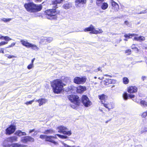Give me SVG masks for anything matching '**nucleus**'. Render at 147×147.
Instances as JSON below:
<instances>
[{"label":"nucleus","mask_w":147,"mask_h":147,"mask_svg":"<svg viewBox=\"0 0 147 147\" xmlns=\"http://www.w3.org/2000/svg\"><path fill=\"white\" fill-rule=\"evenodd\" d=\"M53 130L52 129H50L45 130L44 133L45 134H51L53 133Z\"/></svg>","instance_id":"nucleus-29"},{"label":"nucleus","mask_w":147,"mask_h":147,"mask_svg":"<svg viewBox=\"0 0 147 147\" xmlns=\"http://www.w3.org/2000/svg\"><path fill=\"white\" fill-rule=\"evenodd\" d=\"M94 29V27L91 24L89 27L86 28L84 31V32L91 31L92 32Z\"/></svg>","instance_id":"nucleus-22"},{"label":"nucleus","mask_w":147,"mask_h":147,"mask_svg":"<svg viewBox=\"0 0 147 147\" xmlns=\"http://www.w3.org/2000/svg\"><path fill=\"white\" fill-rule=\"evenodd\" d=\"M103 77H102V78H101L100 77H99V78H98V79H99V80H102V79H103Z\"/></svg>","instance_id":"nucleus-61"},{"label":"nucleus","mask_w":147,"mask_h":147,"mask_svg":"<svg viewBox=\"0 0 147 147\" xmlns=\"http://www.w3.org/2000/svg\"><path fill=\"white\" fill-rule=\"evenodd\" d=\"M98 97L100 100L102 104H103L104 103H105L106 102V100L107 97L104 94H102L101 95H98Z\"/></svg>","instance_id":"nucleus-17"},{"label":"nucleus","mask_w":147,"mask_h":147,"mask_svg":"<svg viewBox=\"0 0 147 147\" xmlns=\"http://www.w3.org/2000/svg\"><path fill=\"white\" fill-rule=\"evenodd\" d=\"M103 105L106 108L108 109L109 111L110 109H113L114 107V105L111 102L108 103L106 102L104 103V104Z\"/></svg>","instance_id":"nucleus-15"},{"label":"nucleus","mask_w":147,"mask_h":147,"mask_svg":"<svg viewBox=\"0 0 147 147\" xmlns=\"http://www.w3.org/2000/svg\"><path fill=\"white\" fill-rule=\"evenodd\" d=\"M129 96L131 98H134V95L133 94H129Z\"/></svg>","instance_id":"nucleus-47"},{"label":"nucleus","mask_w":147,"mask_h":147,"mask_svg":"<svg viewBox=\"0 0 147 147\" xmlns=\"http://www.w3.org/2000/svg\"><path fill=\"white\" fill-rule=\"evenodd\" d=\"M140 104L142 107H145L147 106V102L141 99L140 100Z\"/></svg>","instance_id":"nucleus-28"},{"label":"nucleus","mask_w":147,"mask_h":147,"mask_svg":"<svg viewBox=\"0 0 147 147\" xmlns=\"http://www.w3.org/2000/svg\"><path fill=\"white\" fill-rule=\"evenodd\" d=\"M102 2L101 1H98V2H97V0L96 1V3L97 4V5L98 6H99L100 5V4Z\"/></svg>","instance_id":"nucleus-45"},{"label":"nucleus","mask_w":147,"mask_h":147,"mask_svg":"<svg viewBox=\"0 0 147 147\" xmlns=\"http://www.w3.org/2000/svg\"><path fill=\"white\" fill-rule=\"evenodd\" d=\"M104 76L107 77H111L110 75L107 74H105Z\"/></svg>","instance_id":"nucleus-57"},{"label":"nucleus","mask_w":147,"mask_h":147,"mask_svg":"<svg viewBox=\"0 0 147 147\" xmlns=\"http://www.w3.org/2000/svg\"><path fill=\"white\" fill-rule=\"evenodd\" d=\"M110 3L112 6V9H114L115 11H118L119 9V6L118 4L113 0H111Z\"/></svg>","instance_id":"nucleus-14"},{"label":"nucleus","mask_w":147,"mask_h":147,"mask_svg":"<svg viewBox=\"0 0 147 147\" xmlns=\"http://www.w3.org/2000/svg\"><path fill=\"white\" fill-rule=\"evenodd\" d=\"M76 90L78 93H81L86 90V87L85 86H79L77 87H76L73 86H70L69 87V90Z\"/></svg>","instance_id":"nucleus-7"},{"label":"nucleus","mask_w":147,"mask_h":147,"mask_svg":"<svg viewBox=\"0 0 147 147\" xmlns=\"http://www.w3.org/2000/svg\"><path fill=\"white\" fill-rule=\"evenodd\" d=\"M57 129L58 130V132L62 133L64 134L67 135L68 136H70L72 134L71 130L68 131V129L63 125L59 126L57 127Z\"/></svg>","instance_id":"nucleus-6"},{"label":"nucleus","mask_w":147,"mask_h":147,"mask_svg":"<svg viewBox=\"0 0 147 147\" xmlns=\"http://www.w3.org/2000/svg\"><path fill=\"white\" fill-rule=\"evenodd\" d=\"M131 53V50L129 49L126 50L125 52V53H127L128 55L130 54Z\"/></svg>","instance_id":"nucleus-41"},{"label":"nucleus","mask_w":147,"mask_h":147,"mask_svg":"<svg viewBox=\"0 0 147 147\" xmlns=\"http://www.w3.org/2000/svg\"><path fill=\"white\" fill-rule=\"evenodd\" d=\"M35 60V58H33L31 61V64H33V63L34 62V61Z\"/></svg>","instance_id":"nucleus-52"},{"label":"nucleus","mask_w":147,"mask_h":147,"mask_svg":"<svg viewBox=\"0 0 147 147\" xmlns=\"http://www.w3.org/2000/svg\"><path fill=\"white\" fill-rule=\"evenodd\" d=\"M18 138L16 136H13L10 137H9L5 140L3 142V145L4 147H6L7 146V145L6 144V143H8V142H14L17 141Z\"/></svg>","instance_id":"nucleus-10"},{"label":"nucleus","mask_w":147,"mask_h":147,"mask_svg":"<svg viewBox=\"0 0 147 147\" xmlns=\"http://www.w3.org/2000/svg\"><path fill=\"white\" fill-rule=\"evenodd\" d=\"M53 92L56 94L60 93L63 90V87L65 86L61 80L57 79L51 82Z\"/></svg>","instance_id":"nucleus-1"},{"label":"nucleus","mask_w":147,"mask_h":147,"mask_svg":"<svg viewBox=\"0 0 147 147\" xmlns=\"http://www.w3.org/2000/svg\"><path fill=\"white\" fill-rule=\"evenodd\" d=\"M34 141L33 138L30 136H25L22 138L21 141L24 143H26L28 142H33Z\"/></svg>","instance_id":"nucleus-12"},{"label":"nucleus","mask_w":147,"mask_h":147,"mask_svg":"<svg viewBox=\"0 0 147 147\" xmlns=\"http://www.w3.org/2000/svg\"><path fill=\"white\" fill-rule=\"evenodd\" d=\"M75 5L77 7H82L85 4L86 0H76Z\"/></svg>","instance_id":"nucleus-11"},{"label":"nucleus","mask_w":147,"mask_h":147,"mask_svg":"<svg viewBox=\"0 0 147 147\" xmlns=\"http://www.w3.org/2000/svg\"><path fill=\"white\" fill-rule=\"evenodd\" d=\"M8 43V42L7 41H1L0 42V47L4 45L7 44Z\"/></svg>","instance_id":"nucleus-37"},{"label":"nucleus","mask_w":147,"mask_h":147,"mask_svg":"<svg viewBox=\"0 0 147 147\" xmlns=\"http://www.w3.org/2000/svg\"><path fill=\"white\" fill-rule=\"evenodd\" d=\"M71 7V3L68 2L66 3L63 5V7L65 9H69Z\"/></svg>","instance_id":"nucleus-24"},{"label":"nucleus","mask_w":147,"mask_h":147,"mask_svg":"<svg viewBox=\"0 0 147 147\" xmlns=\"http://www.w3.org/2000/svg\"><path fill=\"white\" fill-rule=\"evenodd\" d=\"M3 36L1 34H0V39L3 40Z\"/></svg>","instance_id":"nucleus-54"},{"label":"nucleus","mask_w":147,"mask_h":147,"mask_svg":"<svg viewBox=\"0 0 147 147\" xmlns=\"http://www.w3.org/2000/svg\"><path fill=\"white\" fill-rule=\"evenodd\" d=\"M137 90V88L135 86H131L128 88V92L130 93L136 92Z\"/></svg>","instance_id":"nucleus-18"},{"label":"nucleus","mask_w":147,"mask_h":147,"mask_svg":"<svg viewBox=\"0 0 147 147\" xmlns=\"http://www.w3.org/2000/svg\"><path fill=\"white\" fill-rule=\"evenodd\" d=\"M82 102L84 105L86 107L90 105L91 104V102L86 95L82 96Z\"/></svg>","instance_id":"nucleus-8"},{"label":"nucleus","mask_w":147,"mask_h":147,"mask_svg":"<svg viewBox=\"0 0 147 147\" xmlns=\"http://www.w3.org/2000/svg\"><path fill=\"white\" fill-rule=\"evenodd\" d=\"M131 48L133 49H134L135 48H136V47H135V45H133L132 46H131Z\"/></svg>","instance_id":"nucleus-56"},{"label":"nucleus","mask_w":147,"mask_h":147,"mask_svg":"<svg viewBox=\"0 0 147 147\" xmlns=\"http://www.w3.org/2000/svg\"><path fill=\"white\" fill-rule=\"evenodd\" d=\"M15 44H16V43H15V42L12 43H11V45H8L6 48H10L12 47H13L15 45Z\"/></svg>","instance_id":"nucleus-40"},{"label":"nucleus","mask_w":147,"mask_h":147,"mask_svg":"<svg viewBox=\"0 0 147 147\" xmlns=\"http://www.w3.org/2000/svg\"><path fill=\"white\" fill-rule=\"evenodd\" d=\"M135 101V102H137V103H139V101H137L136 100L135 101Z\"/></svg>","instance_id":"nucleus-62"},{"label":"nucleus","mask_w":147,"mask_h":147,"mask_svg":"<svg viewBox=\"0 0 147 147\" xmlns=\"http://www.w3.org/2000/svg\"><path fill=\"white\" fill-rule=\"evenodd\" d=\"M147 78V77L145 76H143L142 77V79L144 81V80L146 79Z\"/></svg>","instance_id":"nucleus-48"},{"label":"nucleus","mask_w":147,"mask_h":147,"mask_svg":"<svg viewBox=\"0 0 147 147\" xmlns=\"http://www.w3.org/2000/svg\"><path fill=\"white\" fill-rule=\"evenodd\" d=\"M15 127L13 125H11L6 129V134H7L10 135L13 133L15 130Z\"/></svg>","instance_id":"nucleus-13"},{"label":"nucleus","mask_w":147,"mask_h":147,"mask_svg":"<svg viewBox=\"0 0 147 147\" xmlns=\"http://www.w3.org/2000/svg\"><path fill=\"white\" fill-rule=\"evenodd\" d=\"M69 100L75 104V105H72L71 107L74 109L76 108V106L79 105L80 103V101L79 99V97L77 96L71 95L68 96Z\"/></svg>","instance_id":"nucleus-3"},{"label":"nucleus","mask_w":147,"mask_h":147,"mask_svg":"<svg viewBox=\"0 0 147 147\" xmlns=\"http://www.w3.org/2000/svg\"><path fill=\"white\" fill-rule=\"evenodd\" d=\"M0 53H4V50L3 48H1L0 49Z\"/></svg>","instance_id":"nucleus-49"},{"label":"nucleus","mask_w":147,"mask_h":147,"mask_svg":"<svg viewBox=\"0 0 147 147\" xmlns=\"http://www.w3.org/2000/svg\"><path fill=\"white\" fill-rule=\"evenodd\" d=\"M142 48L143 49H147L146 47L145 46H142Z\"/></svg>","instance_id":"nucleus-53"},{"label":"nucleus","mask_w":147,"mask_h":147,"mask_svg":"<svg viewBox=\"0 0 147 147\" xmlns=\"http://www.w3.org/2000/svg\"><path fill=\"white\" fill-rule=\"evenodd\" d=\"M111 120V119H110L109 120H108V121H106V122H105L106 123H107L108 122H109V121H110Z\"/></svg>","instance_id":"nucleus-60"},{"label":"nucleus","mask_w":147,"mask_h":147,"mask_svg":"<svg viewBox=\"0 0 147 147\" xmlns=\"http://www.w3.org/2000/svg\"><path fill=\"white\" fill-rule=\"evenodd\" d=\"M34 100H35V99ZM38 100H34V101H35L36 102H38Z\"/></svg>","instance_id":"nucleus-63"},{"label":"nucleus","mask_w":147,"mask_h":147,"mask_svg":"<svg viewBox=\"0 0 147 147\" xmlns=\"http://www.w3.org/2000/svg\"><path fill=\"white\" fill-rule=\"evenodd\" d=\"M86 80V78L84 77H76L74 78V83L76 84H82L84 83Z\"/></svg>","instance_id":"nucleus-9"},{"label":"nucleus","mask_w":147,"mask_h":147,"mask_svg":"<svg viewBox=\"0 0 147 147\" xmlns=\"http://www.w3.org/2000/svg\"><path fill=\"white\" fill-rule=\"evenodd\" d=\"M52 37H43L41 39V42L43 43H49L53 40Z\"/></svg>","instance_id":"nucleus-16"},{"label":"nucleus","mask_w":147,"mask_h":147,"mask_svg":"<svg viewBox=\"0 0 147 147\" xmlns=\"http://www.w3.org/2000/svg\"><path fill=\"white\" fill-rule=\"evenodd\" d=\"M108 4L105 2L103 3L101 6V9L103 10L106 9L108 8Z\"/></svg>","instance_id":"nucleus-26"},{"label":"nucleus","mask_w":147,"mask_h":147,"mask_svg":"<svg viewBox=\"0 0 147 147\" xmlns=\"http://www.w3.org/2000/svg\"><path fill=\"white\" fill-rule=\"evenodd\" d=\"M11 18H2L1 19V20L4 22H9L11 20Z\"/></svg>","instance_id":"nucleus-33"},{"label":"nucleus","mask_w":147,"mask_h":147,"mask_svg":"<svg viewBox=\"0 0 147 147\" xmlns=\"http://www.w3.org/2000/svg\"><path fill=\"white\" fill-rule=\"evenodd\" d=\"M47 136L44 135H40V138L42 139H45V140H46V138L47 137Z\"/></svg>","instance_id":"nucleus-38"},{"label":"nucleus","mask_w":147,"mask_h":147,"mask_svg":"<svg viewBox=\"0 0 147 147\" xmlns=\"http://www.w3.org/2000/svg\"><path fill=\"white\" fill-rule=\"evenodd\" d=\"M20 42L23 45L27 48L31 47L32 49L35 50H37L39 49L36 45L30 43L26 40H21Z\"/></svg>","instance_id":"nucleus-5"},{"label":"nucleus","mask_w":147,"mask_h":147,"mask_svg":"<svg viewBox=\"0 0 147 147\" xmlns=\"http://www.w3.org/2000/svg\"><path fill=\"white\" fill-rule=\"evenodd\" d=\"M112 80H109V82H106V81H104L105 84L106 85H107L110 84V83H111L112 82Z\"/></svg>","instance_id":"nucleus-43"},{"label":"nucleus","mask_w":147,"mask_h":147,"mask_svg":"<svg viewBox=\"0 0 147 147\" xmlns=\"http://www.w3.org/2000/svg\"><path fill=\"white\" fill-rule=\"evenodd\" d=\"M56 136L62 139H66L68 138V137L67 136L57 134L55 135V136H47L45 141L49 142L56 144H57V142L53 139L56 138Z\"/></svg>","instance_id":"nucleus-4"},{"label":"nucleus","mask_w":147,"mask_h":147,"mask_svg":"<svg viewBox=\"0 0 147 147\" xmlns=\"http://www.w3.org/2000/svg\"><path fill=\"white\" fill-rule=\"evenodd\" d=\"M134 39L141 42L144 41L145 40V38L143 36H141L139 37H135L134 38Z\"/></svg>","instance_id":"nucleus-21"},{"label":"nucleus","mask_w":147,"mask_h":147,"mask_svg":"<svg viewBox=\"0 0 147 147\" xmlns=\"http://www.w3.org/2000/svg\"><path fill=\"white\" fill-rule=\"evenodd\" d=\"M34 99H34L32 100L27 102H26L25 104H26L27 105L32 104V102L34 101Z\"/></svg>","instance_id":"nucleus-35"},{"label":"nucleus","mask_w":147,"mask_h":147,"mask_svg":"<svg viewBox=\"0 0 147 147\" xmlns=\"http://www.w3.org/2000/svg\"><path fill=\"white\" fill-rule=\"evenodd\" d=\"M6 144L8 145L6 147H24L23 145L18 143L13 144L10 145H9L7 143H6Z\"/></svg>","instance_id":"nucleus-19"},{"label":"nucleus","mask_w":147,"mask_h":147,"mask_svg":"<svg viewBox=\"0 0 147 147\" xmlns=\"http://www.w3.org/2000/svg\"><path fill=\"white\" fill-rule=\"evenodd\" d=\"M24 7L27 11L30 13L40 11L42 9L41 5H36L32 2L25 3Z\"/></svg>","instance_id":"nucleus-2"},{"label":"nucleus","mask_w":147,"mask_h":147,"mask_svg":"<svg viewBox=\"0 0 147 147\" xmlns=\"http://www.w3.org/2000/svg\"><path fill=\"white\" fill-rule=\"evenodd\" d=\"M47 101V100L45 98H41L38 100V102L39 103V105L40 106L44 104H45Z\"/></svg>","instance_id":"nucleus-20"},{"label":"nucleus","mask_w":147,"mask_h":147,"mask_svg":"<svg viewBox=\"0 0 147 147\" xmlns=\"http://www.w3.org/2000/svg\"><path fill=\"white\" fill-rule=\"evenodd\" d=\"M15 134L18 136H25L26 135V133L24 132H22L21 131L19 130L17 131Z\"/></svg>","instance_id":"nucleus-23"},{"label":"nucleus","mask_w":147,"mask_h":147,"mask_svg":"<svg viewBox=\"0 0 147 147\" xmlns=\"http://www.w3.org/2000/svg\"><path fill=\"white\" fill-rule=\"evenodd\" d=\"M147 116V111L146 112H144L142 115L143 117H145Z\"/></svg>","instance_id":"nucleus-39"},{"label":"nucleus","mask_w":147,"mask_h":147,"mask_svg":"<svg viewBox=\"0 0 147 147\" xmlns=\"http://www.w3.org/2000/svg\"><path fill=\"white\" fill-rule=\"evenodd\" d=\"M34 130H35L34 129H32V130H31L29 131V133H31L32 132H34Z\"/></svg>","instance_id":"nucleus-51"},{"label":"nucleus","mask_w":147,"mask_h":147,"mask_svg":"<svg viewBox=\"0 0 147 147\" xmlns=\"http://www.w3.org/2000/svg\"><path fill=\"white\" fill-rule=\"evenodd\" d=\"M129 80L127 78L124 77L123 78V82L125 84H127L128 83Z\"/></svg>","instance_id":"nucleus-31"},{"label":"nucleus","mask_w":147,"mask_h":147,"mask_svg":"<svg viewBox=\"0 0 147 147\" xmlns=\"http://www.w3.org/2000/svg\"><path fill=\"white\" fill-rule=\"evenodd\" d=\"M125 24L127 26H128L129 27L130 26V23L127 21H125L124 22Z\"/></svg>","instance_id":"nucleus-42"},{"label":"nucleus","mask_w":147,"mask_h":147,"mask_svg":"<svg viewBox=\"0 0 147 147\" xmlns=\"http://www.w3.org/2000/svg\"><path fill=\"white\" fill-rule=\"evenodd\" d=\"M129 96L127 93L125 92L124 93L123 95V97L124 100H127Z\"/></svg>","instance_id":"nucleus-30"},{"label":"nucleus","mask_w":147,"mask_h":147,"mask_svg":"<svg viewBox=\"0 0 147 147\" xmlns=\"http://www.w3.org/2000/svg\"><path fill=\"white\" fill-rule=\"evenodd\" d=\"M7 57L9 59H11L13 58L16 57L14 55H9Z\"/></svg>","instance_id":"nucleus-46"},{"label":"nucleus","mask_w":147,"mask_h":147,"mask_svg":"<svg viewBox=\"0 0 147 147\" xmlns=\"http://www.w3.org/2000/svg\"><path fill=\"white\" fill-rule=\"evenodd\" d=\"M104 1V0H97V2H98V1H101L103 2Z\"/></svg>","instance_id":"nucleus-59"},{"label":"nucleus","mask_w":147,"mask_h":147,"mask_svg":"<svg viewBox=\"0 0 147 147\" xmlns=\"http://www.w3.org/2000/svg\"><path fill=\"white\" fill-rule=\"evenodd\" d=\"M94 71L96 72L98 71L97 70V69H95L94 70Z\"/></svg>","instance_id":"nucleus-58"},{"label":"nucleus","mask_w":147,"mask_h":147,"mask_svg":"<svg viewBox=\"0 0 147 147\" xmlns=\"http://www.w3.org/2000/svg\"><path fill=\"white\" fill-rule=\"evenodd\" d=\"M34 67V64L31 63V64H29L27 66V68L28 69H30L32 68L33 67Z\"/></svg>","instance_id":"nucleus-36"},{"label":"nucleus","mask_w":147,"mask_h":147,"mask_svg":"<svg viewBox=\"0 0 147 147\" xmlns=\"http://www.w3.org/2000/svg\"><path fill=\"white\" fill-rule=\"evenodd\" d=\"M63 145L62 146V147H75V146H70L69 145H68L66 144L63 143ZM76 147H80L79 146H78Z\"/></svg>","instance_id":"nucleus-34"},{"label":"nucleus","mask_w":147,"mask_h":147,"mask_svg":"<svg viewBox=\"0 0 147 147\" xmlns=\"http://www.w3.org/2000/svg\"><path fill=\"white\" fill-rule=\"evenodd\" d=\"M147 13V9L142 11H141V12H140V13H139L138 14L144 13Z\"/></svg>","instance_id":"nucleus-44"},{"label":"nucleus","mask_w":147,"mask_h":147,"mask_svg":"<svg viewBox=\"0 0 147 147\" xmlns=\"http://www.w3.org/2000/svg\"><path fill=\"white\" fill-rule=\"evenodd\" d=\"M124 40L125 41H127V39H124Z\"/></svg>","instance_id":"nucleus-64"},{"label":"nucleus","mask_w":147,"mask_h":147,"mask_svg":"<svg viewBox=\"0 0 147 147\" xmlns=\"http://www.w3.org/2000/svg\"><path fill=\"white\" fill-rule=\"evenodd\" d=\"M103 32L101 29H98V30H93L92 32H91L90 33H91L94 34H97L102 33Z\"/></svg>","instance_id":"nucleus-25"},{"label":"nucleus","mask_w":147,"mask_h":147,"mask_svg":"<svg viewBox=\"0 0 147 147\" xmlns=\"http://www.w3.org/2000/svg\"><path fill=\"white\" fill-rule=\"evenodd\" d=\"M146 131H147V127H145L144 128V129H143V131L142 132V133L143 132H146Z\"/></svg>","instance_id":"nucleus-50"},{"label":"nucleus","mask_w":147,"mask_h":147,"mask_svg":"<svg viewBox=\"0 0 147 147\" xmlns=\"http://www.w3.org/2000/svg\"><path fill=\"white\" fill-rule=\"evenodd\" d=\"M138 36V35L135 34H125L124 35V36L126 38H131V37L134 36Z\"/></svg>","instance_id":"nucleus-27"},{"label":"nucleus","mask_w":147,"mask_h":147,"mask_svg":"<svg viewBox=\"0 0 147 147\" xmlns=\"http://www.w3.org/2000/svg\"><path fill=\"white\" fill-rule=\"evenodd\" d=\"M3 39H4L6 41H9L12 40V39L10 38L8 36H3Z\"/></svg>","instance_id":"nucleus-32"},{"label":"nucleus","mask_w":147,"mask_h":147,"mask_svg":"<svg viewBox=\"0 0 147 147\" xmlns=\"http://www.w3.org/2000/svg\"><path fill=\"white\" fill-rule=\"evenodd\" d=\"M101 67H99L98 69L97 70L98 71H102V70H101Z\"/></svg>","instance_id":"nucleus-55"}]
</instances>
